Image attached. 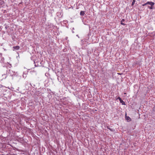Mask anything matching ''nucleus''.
Here are the masks:
<instances>
[{"label":"nucleus","mask_w":155,"mask_h":155,"mask_svg":"<svg viewBox=\"0 0 155 155\" xmlns=\"http://www.w3.org/2000/svg\"><path fill=\"white\" fill-rule=\"evenodd\" d=\"M14 78L17 81H18V80H19L21 79V76H15V75H14Z\"/></svg>","instance_id":"nucleus-3"},{"label":"nucleus","mask_w":155,"mask_h":155,"mask_svg":"<svg viewBox=\"0 0 155 155\" xmlns=\"http://www.w3.org/2000/svg\"><path fill=\"white\" fill-rule=\"evenodd\" d=\"M143 5V6H145V4H143V5Z\"/></svg>","instance_id":"nucleus-11"},{"label":"nucleus","mask_w":155,"mask_h":155,"mask_svg":"<svg viewBox=\"0 0 155 155\" xmlns=\"http://www.w3.org/2000/svg\"><path fill=\"white\" fill-rule=\"evenodd\" d=\"M145 5H151L152 6V5H154L155 3L153 2H147L146 3L144 4Z\"/></svg>","instance_id":"nucleus-1"},{"label":"nucleus","mask_w":155,"mask_h":155,"mask_svg":"<svg viewBox=\"0 0 155 155\" xmlns=\"http://www.w3.org/2000/svg\"><path fill=\"white\" fill-rule=\"evenodd\" d=\"M135 2H136L135 0H133V2H132V4H131L132 6H133V5H134Z\"/></svg>","instance_id":"nucleus-10"},{"label":"nucleus","mask_w":155,"mask_h":155,"mask_svg":"<svg viewBox=\"0 0 155 155\" xmlns=\"http://www.w3.org/2000/svg\"><path fill=\"white\" fill-rule=\"evenodd\" d=\"M151 6H148V8L150 9H153V5H152V6L151 5H150Z\"/></svg>","instance_id":"nucleus-9"},{"label":"nucleus","mask_w":155,"mask_h":155,"mask_svg":"<svg viewBox=\"0 0 155 155\" xmlns=\"http://www.w3.org/2000/svg\"><path fill=\"white\" fill-rule=\"evenodd\" d=\"M85 12L84 11H81L80 13V15H81L83 16L84 15Z\"/></svg>","instance_id":"nucleus-7"},{"label":"nucleus","mask_w":155,"mask_h":155,"mask_svg":"<svg viewBox=\"0 0 155 155\" xmlns=\"http://www.w3.org/2000/svg\"><path fill=\"white\" fill-rule=\"evenodd\" d=\"M126 119L128 121H130L131 120V119L129 117H126Z\"/></svg>","instance_id":"nucleus-8"},{"label":"nucleus","mask_w":155,"mask_h":155,"mask_svg":"<svg viewBox=\"0 0 155 155\" xmlns=\"http://www.w3.org/2000/svg\"><path fill=\"white\" fill-rule=\"evenodd\" d=\"M118 99H119L120 103H121L122 105H125V104L124 102L120 97H118Z\"/></svg>","instance_id":"nucleus-2"},{"label":"nucleus","mask_w":155,"mask_h":155,"mask_svg":"<svg viewBox=\"0 0 155 155\" xmlns=\"http://www.w3.org/2000/svg\"><path fill=\"white\" fill-rule=\"evenodd\" d=\"M31 86V87H35L37 86L35 84L32 83V84H31V83L29 84V85H28V87H29L30 86Z\"/></svg>","instance_id":"nucleus-5"},{"label":"nucleus","mask_w":155,"mask_h":155,"mask_svg":"<svg viewBox=\"0 0 155 155\" xmlns=\"http://www.w3.org/2000/svg\"><path fill=\"white\" fill-rule=\"evenodd\" d=\"M13 48L14 49V50H18L20 48V47L18 46H14L13 47Z\"/></svg>","instance_id":"nucleus-4"},{"label":"nucleus","mask_w":155,"mask_h":155,"mask_svg":"<svg viewBox=\"0 0 155 155\" xmlns=\"http://www.w3.org/2000/svg\"><path fill=\"white\" fill-rule=\"evenodd\" d=\"M125 21V20L124 19H122L121 21H120V24L121 25H125V24L123 23V22L124 21Z\"/></svg>","instance_id":"nucleus-6"}]
</instances>
